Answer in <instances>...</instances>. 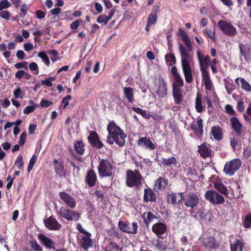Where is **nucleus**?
Returning a JSON list of instances; mask_svg holds the SVG:
<instances>
[{
    "instance_id": "nucleus-6",
    "label": "nucleus",
    "mask_w": 251,
    "mask_h": 251,
    "mask_svg": "<svg viewBox=\"0 0 251 251\" xmlns=\"http://www.w3.org/2000/svg\"><path fill=\"white\" fill-rule=\"evenodd\" d=\"M204 198L214 205L223 204L225 201L224 197L214 190L207 191L204 194Z\"/></svg>"
},
{
    "instance_id": "nucleus-43",
    "label": "nucleus",
    "mask_w": 251,
    "mask_h": 251,
    "mask_svg": "<svg viewBox=\"0 0 251 251\" xmlns=\"http://www.w3.org/2000/svg\"><path fill=\"white\" fill-rule=\"evenodd\" d=\"M38 56L42 59L44 63L47 66H49L50 64V59L47 55L46 51L45 50H43L42 51L39 52L38 54Z\"/></svg>"
},
{
    "instance_id": "nucleus-40",
    "label": "nucleus",
    "mask_w": 251,
    "mask_h": 251,
    "mask_svg": "<svg viewBox=\"0 0 251 251\" xmlns=\"http://www.w3.org/2000/svg\"><path fill=\"white\" fill-rule=\"evenodd\" d=\"M230 246L231 251H237L238 248H239L240 251H242L243 245L240 239H236L234 244L230 243Z\"/></svg>"
},
{
    "instance_id": "nucleus-48",
    "label": "nucleus",
    "mask_w": 251,
    "mask_h": 251,
    "mask_svg": "<svg viewBox=\"0 0 251 251\" xmlns=\"http://www.w3.org/2000/svg\"><path fill=\"white\" fill-rule=\"evenodd\" d=\"M157 14H153L152 13H150L147 20V23L148 24V25H154L157 22Z\"/></svg>"
},
{
    "instance_id": "nucleus-14",
    "label": "nucleus",
    "mask_w": 251,
    "mask_h": 251,
    "mask_svg": "<svg viewBox=\"0 0 251 251\" xmlns=\"http://www.w3.org/2000/svg\"><path fill=\"white\" fill-rule=\"evenodd\" d=\"M44 223L45 226L50 230H59L62 227L61 225L53 216L44 219Z\"/></svg>"
},
{
    "instance_id": "nucleus-11",
    "label": "nucleus",
    "mask_w": 251,
    "mask_h": 251,
    "mask_svg": "<svg viewBox=\"0 0 251 251\" xmlns=\"http://www.w3.org/2000/svg\"><path fill=\"white\" fill-rule=\"evenodd\" d=\"M199 201V196L196 193H189L186 195L184 203L186 207L195 208L198 206Z\"/></svg>"
},
{
    "instance_id": "nucleus-58",
    "label": "nucleus",
    "mask_w": 251,
    "mask_h": 251,
    "mask_svg": "<svg viewBox=\"0 0 251 251\" xmlns=\"http://www.w3.org/2000/svg\"><path fill=\"white\" fill-rule=\"evenodd\" d=\"M10 5V3L7 0H1L0 1V11L8 8Z\"/></svg>"
},
{
    "instance_id": "nucleus-27",
    "label": "nucleus",
    "mask_w": 251,
    "mask_h": 251,
    "mask_svg": "<svg viewBox=\"0 0 251 251\" xmlns=\"http://www.w3.org/2000/svg\"><path fill=\"white\" fill-rule=\"evenodd\" d=\"M161 163L164 168H173L176 166L177 161L176 158L174 156H171L170 158H162Z\"/></svg>"
},
{
    "instance_id": "nucleus-32",
    "label": "nucleus",
    "mask_w": 251,
    "mask_h": 251,
    "mask_svg": "<svg viewBox=\"0 0 251 251\" xmlns=\"http://www.w3.org/2000/svg\"><path fill=\"white\" fill-rule=\"evenodd\" d=\"M142 217L143 218L147 226H148L154 219L157 218V216L151 211L144 212Z\"/></svg>"
},
{
    "instance_id": "nucleus-41",
    "label": "nucleus",
    "mask_w": 251,
    "mask_h": 251,
    "mask_svg": "<svg viewBox=\"0 0 251 251\" xmlns=\"http://www.w3.org/2000/svg\"><path fill=\"white\" fill-rule=\"evenodd\" d=\"M165 60L169 66H172L176 63V58L174 54L169 53L165 55Z\"/></svg>"
},
{
    "instance_id": "nucleus-49",
    "label": "nucleus",
    "mask_w": 251,
    "mask_h": 251,
    "mask_svg": "<svg viewBox=\"0 0 251 251\" xmlns=\"http://www.w3.org/2000/svg\"><path fill=\"white\" fill-rule=\"evenodd\" d=\"M225 110L227 114H228L229 115L234 116V117H235L237 116V113L234 110L233 107L232 105L230 104H226L225 107Z\"/></svg>"
},
{
    "instance_id": "nucleus-53",
    "label": "nucleus",
    "mask_w": 251,
    "mask_h": 251,
    "mask_svg": "<svg viewBox=\"0 0 251 251\" xmlns=\"http://www.w3.org/2000/svg\"><path fill=\"white\" fill-rule=\"evenodd\" d=\"M244 226L245 228L251 227V214H247L245 218Z\"/></svg>"
},
{
    "instance_id": "nucleus-33",
    "label": "nucleus",
    "mask_w": 251,
    "mask_h": 251,
    "mask_svg": "<svg viewBox=\"0 0 251 251\" xmlns=\"http://www.w3.org/2000/svg\"><path fill=\"white\" fill-rule=\"evenodd\" d=\"M124 93L125 97L126 98L128 102L132 103L134 101L133 88L130 87H124Z\"/></svg>"
},
{
    "instance_id": "nucleus-30",
    "label": "nucleus",
    "mask_w": 251,
    "mask_h": 251,
    "mask_svg": "<svg viewBox=\"0 0 251 251\" xmlns=\"http://www.w3.org/2000/svg\"><path fill=\"white\" fill-rule=\"evenodd\" d=\"M195 109L198 113H201L204 110V107L202 105V95L200 92L197 93L195 99Z\"/></svg>"
},
{
    "instance_id": "nucleus-46",
    "label": "nucleus",
    "mask_w": 251,
    "mask_h": 251,
    "mask_svg": "<svg viewBox=\"0 0 251 251\" xmlns=\"http://www.w3.org/2000/svg\"><path fill=\"white\" fill-rule=\"evenodd\" d=\"M24 162L23 161V156L21 154L19 155L15 162V165L20 170L24 169Z\"/></svg>"
},
{
    "instance_id": "nucleus-22",
    "label": "nucleus",
    "mask_w": 251,
    "mask_h": 251,
    "mask_svg": "<svg viewBox=\"0 0 251 251\" xmlns=\"http://www.w3.org/2000/svg\"><path fill=\"white\" fill-rule=\"evenodd\" d=\"M38 238L40 241V243L44 245L47 249L55 250L54 246L55 243L52 240L42 233H39L38 235Z\"/></svg>"
},
{
    "instance_id": "nucleus-4",
    "label": "nucleus",
    "mask_w": 251,
    "mask_h": 251,
    "mask_svg": "<svg viewBox=\"0 0 251 251\" xmlns=\"http://www.w3.org/2000/svg\"><path fill=\"white\" fill-rule=\"evenodd\" d=\"M126 185L129 187H135L139 188L142 184L143 177L138 170L126 171Z\"/></svg>"
},
{
    "instance_id": "nucleus-17",
    "label": "nucleus",
    "mask_w": 251,
    "mask_h": 251,
    "mask_svg": "<svg viewBox=\"0 0 251 251\" xmlns=\"http://www.w3.org/2000/svg\"><path fill=\"white\" fill-rule=\"evenodd\" d=\"M98 181L97 176L96 172L93 169L88 170L85 175V183L90 187L94 186Z\"/></svg>"
},
{
    "instance_id": "nucleus-38",
    "label": "nucleus",
    "mask_w": 251,
    "mask_h": 251,
    "mask_svg": "<svg viewBox=\"0 0 251 251\" xmlns=\"http://www.w3.org/2000/svg\"><path fill=\"white\" fill-rule=\"evenodd\" d=\"M131 109L135 112L140 114L142 117L146 119H149L151 117V115L149 112L141 109L140 107H132Z\"/></svg>"
},
{
    "instance_id": "nucleus-62",
    "label": "nucleus",
    "mask_w": 251,
    "mask_h": 251,
    "mask_svg": "<svg viewBox=\"0 0 251 251\" xmlns=\"http://www.w3.org/2000/svg\"><path fill=\"white\" fill-rule=\"evenodd\" d=\"M26 137V133L25 132H23L20 137V140L18 141L19 144L20 146H23L25 142V139Z\"/></svg>"
},
{
    "instance_id": "nucleus-42",
    "label": "nucleus",
    "mask_w": 251,
    "mask_h": 251,
    "mask_svg": "<svg viewBox=\"0 0 251 251\" xmlns=\"http://www.w3.org/2000/svg\"><path fill=\"white\" fill-rule=\"evenodd\" d=\"M225 86L228 94L230 95L235 89L236 86L226 79H224Z\"/></svg>"
},
{
    "instance_id": "nucleus-57",
    "label": "nucleus",
    "mask_w": 251,
    "mask_h": 251,
    "mask_svg": "<svg viewBox=\"0 0 251 251\" xmlns=\"http://www.w3.org/2000/svg\"><path fill=\"white\" fill-rule=\"evenodd\" d=\"M52 104V101L49 100H45L44 99H42L40 102V106L43 108H47Z\"/></svg>"
},
{
    "instance_id": "nucleus-13",
    "label": "nucleus",
    "mask_w": 251,
    "mask_h": 251,
    "mask_svg": "<svg viewBox=\"0 0 251 251\" xmlns=\"http://www.w3.org/2000/svg\"><path fill=\"white\" fill-rule=\"evenodd\" d=\"M88 141L91 145L97 149H101L104 146L97 132L91 131L88 137Z\"/></svg>"
},
{
    "instance_id": "nucleus-5",
    "label": "nucleus",
    "mask_w": 251,
    "mask_h": 251,
    "mask_svg": "<svg viewBox=\"0 0 251 251\" xmlns=\"http://www.w3.org/2000/svg\"><path fill=\"white\" fill-rule=\"evenodd\" d=\"M197 55L201 75L209 74L208 68L211 63L209 56L205 55L200 49L197 51Z\"/></svg>"
},
{
    "instance_id": "nucleus-54",
    "label": "nucleus",
    "mask_w": 251,
    "mask_h": 251,
    "mask_svg": "<svg viewBox=\"0 0 251 251\" xmlns=\"http://www.w3.org/2000/svg\"><path fill=\"white\" fill-rule=\"evenodd\" d=\"M28 9V8L26 3H25L22 5L21 8L20 9L21 13L19 14V15L21 18H24L25 17L27 14Z\"/></svg>"
},
{
    "instance_id": "nucleus-44",
    "label": "nucleus",
    "mask_w": 251,
    "mask_h": 251,
    "mask_svg": "<svg viewBox=\"0 0 251 251\" xmlns=\"http://www.w3.org/2000/svg\"><path fill=\"white\" fill-rule=\"evenodd\" d=\"M175 82L173 83V88H180L184 85V82L182 78L179 75L174 77Z\"/></svg>"
},
{
    "instance_id": "nucleus-10",
    "label": "nucleus",
    "mask_w": 251,
    "mask_h": 251,
    "mask_svg": "<svg viewBox=\"0 0 251 251\" xmlns=\"http://www.w3.org/2000/svg\"><path fill=\"white\" fill-rule=\"evenodd\" d=\"M118 226L123 232L132 234H135L137 232L138 227L137 223L136 222L130 223L128 222H124L122 221H119Z\"/></svg>"
},
{
    "instance_id": "nucleus-34",
    "label": "nucleus",
    "mask_w": 251,
    "mask_h": 251,
    "mask_svg": "<svg viewBox=\"0 0 251 251\" xmlns=\"http://www.w3.org/2000/svg\"><path fill=\"white\" fill-rule=\"evenodd\" d=\"M202 82L204 83L205 89L211 91L213 88L212 82L210 79L209 74L201 75Z\"/></svg>"
},
{
    "instance_id": "nucleus-31",
    "label": "nucleus",
    "mask_w": 251,
    "mask_h": 251,
    "mask_svg": "<svg viewBox=\"0 0 251 251\" xmlns=\"http://www.w3.org/2000/svg\"><path fill=\"white\" fill-rule=\"evenodd\" d=\"M173 96L176 104H179L182 102L183 96L180 88H173Z\"/></svg>"
},
{
    "instance_id": "nucleus-12",
    "label": "nucleus",
    "mask_w": 251,
    "mask_h": 251,
    "mask_svg": "<svg viewBox=\"0 0 251 251\" xmlns=\"http://www.w3.org/2000/svg\"><path fill=\"white\" fill-rule=\"evenodd\" d=\"M59 197L63 203L71 209H74L76 206V201L69 194L66 192L61 191L59 193Z\"/></svg>"
},
{
    "instance_id": "nucleus-52",
    "label": "nucleus",
    "mask_w": 251,
    "mask_h": 251,
    "mask_svg": "<svg viewBox=\"0 0 251 251\" xmlns=\"http://www.w3.org/2000/svg\"><path fill=\"white\" fill-rule=\"evenodd\" d=\"M109 20L105 15H100L97 19V22L99 24H103L106 25L109 22Z\"/></svg>"
},
{
    "instance_id": "nucleus-3",
    "label": "nucleus",
    "mask_w": 251,
    "mask_h": 251,
    "mask_svg": "<svg viewBox=\"0 0 251 251\" xmlns=\"http://www.w3.org/2000/svg\"><path fill=\"white\" fill-rule=\"evenodd\" d=\"M98 171L100 177H111L113 176L114 166L107 158H99Z\"/></svg>"
},
{
    "instance_id": "nucleus-25",
    "label": "nucleus",
    "mask_w": 251,
    "mask_h": 251,
    "mask_svg": "<svg viewBox=\"0 0 251 251\" xmlns=\"http://www.w3.org/2000/svg\"><path fill=\"white\" fill-rule=\"evenodd\" d=\"M143 200L145 202L156 201V195L151 188L145 189Z\"/></svg>"
},
{
    "instance_id": "nucleus-61",
    "label": "nucleus",
    "mask_w": 251,
    "mask_h": 251,
    "mask_svg": "<svg viewBox=\"0 0 251 251\" xmlns=\"http://www.w3.org/2000/svg\"><path fill=\"white\" fill-rule=\"evenodd\" d=\"M94 194L96 195L98 199L103 200L104 192V190L97 189L94 192Z\"/></svg>"
},
{
    "instance_id": "nucleus-20",
    "label": "nucleus",
    "mask_w": 251,
    "mask_h": 251,
    "mask_svg": "<svg viewBox=\"0 0 251 251\" xmlns=\"http://www.w3.org/2000/svg\"><path fill=\"white\" fill-rule=\"evenodd\" d=\"M198 152L203 159L210 157L212 156V150L209 148V145L203 143L198 146Z\"/></svg>"
},
{
    "instance_id": "nucleus-1",
    "label": "nucleus",
    "mask_w": 251,
    "mask_h": 251,
    "mask_svg": "<svg viewBox=\"0 0 251 251\" xmlns=\"http://www.w3.org/2000/svg\"><path fill=\"white\" fill-rule=\"evenodd\" d=\"M178 35L184 43L185 47L181 43L178 44V49L181 56V63L185 81L191 83L193 80L192 69L190 64L191 56L190 53L193 51V46L186 32L181 28H179Z\"/></svg>"
},
{
    "instance_id": "nucleus-47",
    "label": "nucleus",
    "mask_w": 251,
    "mask_h": 251,
    "mask_svg": "<svg viewBox=\"0 0 251 251\" xmlns=\"http://www.w3.org/2000/svg\"><path fill=\"white\" fill-rule=\"evenodd\" d=\"M203 33L205 36H207L209 38L213 40H215V32L214 28L210 29L206 28L203 31Z\"/></svg>"
},
{
    "instance_id": "nucleus-60",
    "label": "nucleus",
    "mask_w": 251,
    "mask_h": 251,
    "mask_svg": "<svg viewBox=\"0 0 251 251\" xmlns=\"http://www.w3.org/2000/svg\"><path fill=\"white\" fill-rule=\"evenodd\" d=\"M29 69L30 71H36V72L35 73V75H38L39 73V69L38 67V65L35 62H31L29 64Z\"/></svg>"
},
{
    "instance_id": "nucleus-24",
    "label": "nucleus",
    "mask_w": 251,
    "mask_h": 251,
    "mask_svg": "<svg viewBox=\"0 0 251 251\" xmlns=\"http://www.w3.org/2000/svg\"><path fill=\"white\" fill-rule=\"evenodd\" d=\"M91 234L89 232L84 235L82 237V242L81 244V247L86 251H88L90 248H92L93 245V241L91 238Z\"/></svg>"
},
{
    "instance_id": "nucleus-8",
    "label": "nucleus",
    "mask_w": 251,
    "mask_h": 251,
    "mask_svg": "<svg viewBox=\"0 0 251 251\" xmlns=\"http://www.w3.org/2000/svg\"><path fill=\"white\" fill-rule=\"evenodd\" d=\"M218 27L226 35L233 36L237 34L236 28L230 23L226 21L221 20L217 23Z\"/></svg>"
},
{
    "instance_id": "nucleus-21",
    "label": "nucleus",
    "mask_w": 251,
    "mask_h": 251,
    "mask_svg": "<svg viewBox=\"0 0 251 251\" xmlns=\"http://www.w3.org/2000/svg\"><path fill=\"white\" fill-rule=\"evenodd\" d=\"M230 125L232 129L236 133V134L241 136L243 132V126L236 117H232L230 118Z\"/></svg>"
},
{
    "instance_id": "nucleus-55",
    "label": "nucleus",
    "mask_w": 251,
    "mask_h": 251,
    "mask_svg": "<svg viewBox=\"0 0 251 251\" xmlns=\"http://www.w3.org/2000/svg\"><path fill=\"white\" fill-rule=\"evenodd\" d=\"M239 50H240V59L241 60L242 57L244 56L246 60H247V55L245 54V50L246 47L245 46L242 44L240 43L239 45Z\"/></svg>"
},
{
    "instance_id": "nucleus-16",
    "label": "nucleus",
    "mask_w": 251,
    "mask_h": 251,
    "mask_svg": "<svg viewBox=\"0 0 251 251\" xmlns=\"http://www.w3.org/2000/svg\"><path fill=\"white\" fill-rule=\"evenodd\" d=\"M137 145L150 151H153L155 149V146L152 143L151 138L146 136L139 138L137 141Z\"/></svg>"
},
{
    "instance_id": "nucleus-29",
    "label": "nucleus",
    "mask_w": 251,
    "mask_h": 251,
    "mask_svg": "<svg viewBox=\"0 0 251 251\" xmlns=\"http://www.w3.org/2000/svg\"><path fill=\"white\" fill-rule=\"evenodd\" d=\"M204 245L206 248L214 250H216L219 247V243L216 242L215 238L212 236L207 237L206 242Z\"/></svg>"
},
{
    "instance_id": "nucleus-7",
    "label": "nucleus",
    "mask_w": 251,
    "mask_h": 251,
    "mask_svg": "<svg viewBox=\"0 0 251 251\" xmlns=\"http://www.w3.org/2000/svg\"><path fill=\"white\" fill-rule=\"evenodd\" d=\"M57 212L61 217L68 221L74 220L76 222L80 218V214L79 213L64 207H61Z\"/></svg>"
},
{
    "instance_id": "nucleus-56",
    "label": "nucleus",
    "mask_w": 251,
    "mask_h": 251,
    "mask_svg": "<svg viewBox=\"0 0 251 251\" xmlns=\"http://www.w3.org/2000/svg\"><path fill=\"white\" fill-rule=\"evenodd\" d=\"M30 247L35 251H42V248L36 241L30 242Z\"/></svg>"
},
{
    "instance_id": "nucleus-50",
    "label": "nucleus",
    "mask_w": 251,
    "mask_h": 251,
    "mask_svg": "<svg viewBox=\"0 0 251 251\" xmlns=\"http://www.w3.org/2000/svg\"><path fill=\"white\" fill-rule=\"evenodd\" d=\"M37 160V157L35 155H33L29 160L28 165L27 166V172L30 173L31 170L33 169L34 164H35Z\"/></svg>"
},
{
    "instance_id": "nucleus-64",
    "label": "nucleus",
    "mask_w": 251,
    "mask_h": 251,
    "mask_svg": "<svg viewBox=\"0 0 251 251\" xmlns=\"http://www.w3.org/2000/svg\"><path fill=\"white\" fill-rule=\"evenodd\" d=\"M244 103L242 100H239L237 103V110L242 113L244 111Z\"/></svg>"
},
{
    "instance_id": "nucleus-51",
    "label": "nucleus",
    "mask_w": 251,
    "mask_h": 251,
    "mask_svg": "<svg viewBox=\"0 0 251 251\" xmlns=\"http://www.w3.org/2000/svg\"><path fill=\"white\" fill-rule=\"evenodd\" d=\"M38 105H28L26 106L24 109L23 112L25 114H29L30 113L34 112Z\"/></svg>"
},
{
    "instance_id": "nucleus-23",
    "label": "nucleus",
    "mask_w": 251,
    "mask_h": 251,
    "mask_svg": "<svg viewBox=\"0 0 251 251\" xmlns=\"http://www.w3.org/2000/svg\"><path fill=\"white\" fill-rule=\"evenodd\" d=\"M152 231L157 237L161 238V235L167 231V226L161 222H158L154 224L152 226Z\"/></svg>"
},
{
    "instance_id": "nucleus-28",
    "label": "nucleus",
    "mask_w": 251,
    "mask_h": 251,
    "mask_svg": "<svg viewBox=\"0 0 251 251\" xmlns=\"http://www.w3.org/2000/svg\"><path fill=\"white\" fill-rule=\"evenodd\" d=\"M210 135H212L214 139L217 141H221L223 139V130L219 126L212 127Z\"/></svg>"
},
{
    "instance_id": "nucleus-35",
    "label": "nucleus",
    "mask_w": 251,
    "mask_h": 251,
    "mask_svg": "<svg viewBox=\"0 0 251 251\" xmlns=\"http://www.w3.org/2000/svg\"><path fill=\"white\" fill-rule=\"evenodd\" d=\"M177 193L173 192L168 193L166 197L167 203L175 206L177 204Z\"/></svg>"
},
{
    "instance_id": "nucleus-26",
    "label": "nucleus",
    "mask_w": 251,
    "mask_h": 251,
    "mask_svg": "<svg viewBox=\"0 0 251 251\" xmlns=\"http://www.w3.org/2000/svg\"><path fill=\"white\" fill-rule=\"evenodd\" d=\"M168 180L167 179L160 176L155 181L154 186L157 188L158 191L164 190L168 186Z\"/></svg>"
},
{
    "instance_id": "nucleus-18",
    "label": "nucleus",
    "mask_w": 251,
    "mask_h": 251,
    "mask_svg": "<svg viewBox=\"0 0 251 251\" xmlns=\"http://www.w3.org/2000/svg\"><path fill=\"white\" fill-rule=\"evenodd\" d=\"M52 164L54 172L59 177L65 175L66 171L64 168V161L62 159H54L53 160Z\"/></svg>"
},
{
    "instance_id": "nucleus-63",
    "label": "nucleus",
    "mask_w": 251,
    "mask_h": 251,
    "mask_svg": "<svg viewBox=\"0 0 251 251\" xmlns=\"http://www.w3.org/2000/svg\"><path fill=\"white\" fill-rule=\"evenodd\" d=\"M0 16L5 19V20H9L10 16V13L8 11L3 10L0 12Z\"/></svg>"
},
{
    "instance_id": "nucleus-15",
    "label": "nucleus",
    "mask_w": 251,
    "mask_h": 251,
    "mask_svg": "<svg viewBox=\"0 0 251 251\" xmlns=\"http://www.w3.org/2000/svg\"><path fill=\"white\" fill-rule=\"evenodd\" d=\"M167 84L165 79L161 76H159L156 92L157 95L159 98H164L167 94Z\"/></svg>"
},
{
    "instance_id": "nucleus-45",
    "label": "nucleus",
    "mask_w": 251,
    "mask_h": 251,
    "mask_svg": "<svg viewBox=\"0 0 251 251\" xmlns=\"http://www.w3.org/2000/svg\"><path fill=\"white\" fill-rule=\"evenodd\" d=\"M108 248L109 251H123V248H121L119 245L114 241H110L109 243Z\"/></svg>"
},
{
    "instance_id": "nucleus-59",
    "label": "nucleus",
    "mask_w": 251,
    "mask_h": 251,
    "mask_svg": "<svg viewBox=\"0 0 251 251\" xmlns=\"http://www.w3.org/2000/svg\"><path fill=\"white\" fill-rule=\"evenodd\" d=\"M243 156L246 159L251 156V147L246 146L244 148Z\"/></svg>"
},
{
    "instance_id": "nucleus-37",
    "label": "nucleus",
    "mask_w": 251,
    "mask_h": 251,
    "mask_svg": "<svg viewBox=\"0 0 251 251\" xmlns=\"http://www.w3.org/2000/svg\"><path fill=\"white\" fill-rule=\"evenodd\" d=\"M74 149L77 153L82 155L85 150L84 144L81 141H77L74 144Z\"/></svg>"
},
{
    "instance_id": "nucleus-19",
    "label": "nucleus",
    "mask_w": 251,
    "mask_h": 251,
    "mask_svg": "<svg viewBox=\"0 0 251 251\" xmlns=\"http://www.w3.org/2000/svg\"><path fill=\"white\" fill-rule=\"evenodd\" d=\"M197 124L198 128L197 127V126L194 122H193L190 125V127L199 138H201L203 133V120L201 118L199 119L197 121Z\"/></svg>"
},
{
    "instance_id": "nucleus-39",
    "label": "nucleus",
    "mask_w": 251,
    "mask_h": 251,
    "mask_svg": "<svg viewBox=\"0 0 251 251\" xmlns=\"http://www.w3.org/2000/svg\"><path fill=\"white\" fill-rule=\"evenodd\" d=\"M214 188L222 194L227 195L228 190L226 186L222 183L216 182L214 184Z\"/></svg>"
},
{
    "instance_id": "nucleus-36",
    "label": "nucleus",
    "mask_w": 251,
    "mask_h": 251,
    "mask_svg": "<svg viewBox=\"0 0 251 251\" xmlns=\"http://www.w3.org/2000/svg\"><path fill=\"white\" fill-rule=\"evenodd\" d=\"M240 80L242 84V88L248 92H251V85L247 82L244 78H237L235 79V81L237 85H239V80Z\"/></svg>"
},
{
    "instance_id": "nucleus-2",
    "label": "nucleus",
    "mask_w": 251,
    "mask_h": 251,
    "mask_svg": "<svg viewBox=\"0 0 251 251\" xmlns=\"http://www.w3.org/2000/svg\"><path fill=\"white\" fill-rule=\"evenodd\" d=\"M107 129L108 132L107 137V143L112 145L115 142L120 147L125 145L126 135L114 121L109 122Z\"/></svg>"
},
{
    "instance_id": "nucleus-9",
    "label": "nucleus",
    "mask_w": 251,
    "mask_h": 251,
    "mask_svg": "<svg viewBox=\"0 0 251 251\" xmlns=\"http://www.w3.org/2000/svg\"><path fill=\"white\" fill-rule=\"evenodd\" d=\"M241 165V160L239 158L233 159L227 162L224 167V171L226 174L233 176Z\"/></svg>"
}]
</instances>
